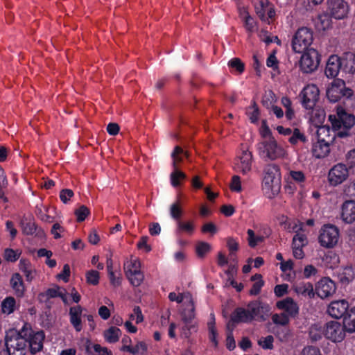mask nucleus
<instances>
[{"label": "nucleus", "instance_id": "nucleus-55", "mask_svg": "<svg viewBox=\"0 0 355 355\" xmlns=\"http://www.w3.org/2000/svg\"><path fill=\"white\" fill-rule=\"evenodd\" d=\"M61 288L58 286L56 288H48L45 293H41L39 294L40 297H46L47 299L55 298L59 297L61 291L60 290Z\"/></svg>", "mask_w": 355, "mask_h": 355}, {"label": "nucleus", "instance_id": "nucleus-54", "mask_svg": "<svg viewBox=\"0 0 355 355\" xmlns=\"http://www.w3.org/2000/svg\"><path fill=\"white\" fill-rule=\"evenodd\" d=\"M250 108H252L253 110L251 112L247 113L249 116V119L252 123H256L259 120L260 112L255 101L252 102V106L250 107Z\"/></svg>", "mask_w": 355, "mask_h": 355}, {"label": "nucleus", "instance_id": "nucleus-35", "mask_svg": "<svg viewBox=\"0 0 355 355\" xmlns=\"http://www.w3.org/2000/svg\"><path fill=\"white\" fill-rule=\"evenodd\" d=\"M343 325L346 332H355V306L344 317Z\"/></svg>", "mask_w": 355, "mask_h": 355}, {"label": "nucleus", "instance_id": "nucleus-10", "mask_svg": "<svg viewBox=\"0 0 355 355\" xmlns=\"http://www.w3.org/2000/svg\"><path fill=\"white\" fill-rule=\"evenodd\" d=\"M329 120L335 130H339L342 128H352L355 125V116L347 112L341 106H337L336 114H330Z\"/></svg>", "mask_w": 355, "mask_h": 355}, {"label": "nucleus", "instance_id": "nucleus-8", "mask_svg": "<svg viewBox=\"0 0 355 355\" xmlns=\"http://www.w3.org/2000/svg\"><path fill=\"white\" fill-rule=\"evenodd\" d=\"M182 155L186 158H188L189 155L187 151H184L181 147L176 146L171 153L174 171L170 175L171 183L174 187H179L180 180H185L187 178L186 174L178 168V164L182 162Z\"/></svg>", "mask_w": 355, "mask_h": 355}, {"label": "nucleus", "instance_id": "nucleus-19", "mask_svg": "<svg viewBox=\"0 0 355 355\" xmlns=\"http://www.w3.org/2000/svg\"><path fill=\"white\" fill-rule=\"evenodd\" d=\"M336 284L329 277L321 279L316 284L315 292L318 297L324 299L336 292Z\"/></svg>", "mask_w": 355, "mask_h": 355}, {"label": "nucleus", "instance_id": "nucleus-47", "mask_svg": "<svg viewBox=\"0 0 355 355\" xmlns=\"http://www.w3.org/2000/svg\"><path fill=\"white\" fill-rule=\"evenodd\" d=\"M228 67L234 69L239 73H242L245 70V64L239 58H234L228 62Z\"/></svg>", "mask_w": 355, "mask_h": 355}, {"label": "nucleus", "instance_id": "nucleus-25", "mask_svg": "<svg viewBox=\"0 0 355 355\" xmlns=\"http://www.w3.org/2000/svg\"><path fill=\"white\" fill-rule=\"evenodd\" d=\"M10 284L17 297L21 298L24 296L26 287L22 277L19 273L15 272L12 275Z\"/></svg>", "mask_w": 355, "mask_h": 355}, {"label": "nucleus", "instance_id": "nucleus-46", "mask_svg": "<svg viewBox=\"0 0 355 355\" xmlns=\"http://www.w3.org/2000/svg\"><path fill=\"white\" fill-rule=\"evenodd\" d=\"M354 273L352 267H346L340 275V279L343 284H349L354 279Z\"/></svg>", "mask_w": 355, "mask_h": 355}, {"label": "nucleus", "instance_id": "nucleus-6", "mask_svg": "<svg viewBox=\"0 0 355 355\" xmlns=\"http://www.w3.org/2000/svg\"><path fill=\"white\" fill-rule=\"evenodd\" d=\"M300 60V69L303 73H311L316 71L321 61V55L313 49L310 48L302 52Z\"/></svg>", "mask_w": 355, "mask_h": 355}, {"label": "nucleus", "instance_id": "nucleus-49", "mask_svg": "<svg viewBox=\"0 0 355 355\" xmlns=\"http://www.w3.org/2000/svg\"><path fill=\"white\" fill-rule=\"evenodd\" d=\"M274 338L271 335H268L266 337H261L258 340V345L261 346L263 349H272Z\"/></svg>", "mask_w": 355, "mask_h": 355}, {"label": "nucleus", "instance_id": "nucleus-64", "mask_svg": "<svg viewBox=\"0 0 355 355\" xmlns=\"http://www.w3.org/2000/svg\"><path fill=\"white\" fill-rule=\"evenodd\" d=\"M230 189L233 191L240 192L241 191V178L239 175H234L232 178Z\"/></svg>", "mask_w": 355, "mask_h": 355}, {"label": "nucleus", "instance_id": "nucleus-16", "mask_svg": "<svg viewBox=\"0 0 355 355\" xmlns=\"http://www.w3.org/2000/svg\"><path fill=\"white\" fill-rule=\"evenodd\" d=\"M22 233L26 236H35L39 239L45 237L44 230L39 227L31 217H23L20 220Z\"/></svg>", "mask_w": 355, "mask_h": 355}, {"label": "nucleus", "instance_id": "nucleus-53", "mask_svg": "<svg viewBox=\"0 0 355 355\" xmlns=\"http://www.w3.org/2000/svg\"><path fill=\"white\" fill-rule=\"evenodd\" d=\"M247 234L248 236V244L251 248H255L259 243L263 241V237L255 236L254 231L251 229L248 230Z\"/></svg>", "mask_w": 355, "mask_h": 355}, {"label": "nucleus", "instance_id": "nucleus-15", "mask_svg": "<svg viewBox=\"0 0 355 355\" xmlns=\"http://www.w3.org/2000/svg\"><path fill=\"white\" fill-rule=\"evenodd\" d=\"M349 170L343 163L334 165L329 171L328 181L331 186L336 187L345 182L349 176Z\"/></svg>", "mask_w": 355, "mask_h": 355}, {"label": "nucleus", "instance_id": "nucleus-38", "mask_svg": "<svg viewBox=\"0 0 355 355\" xmlns=\"http://www.w3.org/2000/svg\"><path fill=\"white\" fill-rule=\"evenodd\" d=\"M121 350L134 355L139 353L143 354L147 351V345L144 341H139L135 346L123 345Z\"/></svg>", "mask_w": 355, "mask_h": 355}, {"label": "nucleus", "instance_id": "nucleus-43", "mask_svg": "<svg viewBox=\"0 0 355 355\" xmlns=\"http://www.w3.org/2000/svg\"><path fill=\"white\" fill-rule=\"evenodd\" d=\"M211 249L209 243L205 241H200L196 247V252L198 257L203 258Z\"/></svg>", "mask_w": 355, "mask_h": 355}, {"label": "nucleus", "instance_id": "nucleus-26", "mask_svg": "<svg viewBox=\"0 0 355 355\" xmlns=\"http://www.w3.org/2000/svg\"><path fill=\"white\" fill-rule=\"evenodd\" d=\"M340 58L342 63V71L345 73L354 74L355 73V53L346 52Z\"/></svg>", "mask_w": 355, "mask_h": 355}, {"label": "nucleus", "instance_id": "nucleus-1", "mask_svg": "<svg viewBox=\"0 0 355 355\" xmlns=\"http://www.w3.org/2000/svg\"><path fill=\"white\" fill-rule=\"evenodd\" d=\"M271 307L260 300H253L247 305V309L237 307L231 315V320L236 323H249L253 320L265 321L270 314Z\"/></svg>", "mask_w": 355, "mask_h": 355}, {"label": "nucleus", "instance_id": "nucleus-22", "mask_svg": "<svg viewBox=\"0 0 355 355\" xmlns=\"http://www.w3.org/2000/svg\"><path fill=\"white\" fill-rule=\"evenodd\" d=\"M340 218L345 224L355 222V200H347L342 204Z\"/></svg>", "mask_w": 355, "mask_h": 355}, {"label": "nucleus", "instance_id": "nucleus-11", "mask_svg": "<svg viewBox=\"0 0 355 355\" xmlns=\"http://www.w3.org/2000/svg\"><path fill=\"white\" fill-rule=\"evenodd\" d=\"M339 230L336 226L331 224L324 225L320 230L318 241L321 246L331 248L338 241Z\"/></svg>", "mask_w": 355, "mask_h": 355}, {"label": "nucleus", "instance_id": "nucleus-48", "mask_svg": "<svg viewBox=\"0 0 355 355\" xmlns=\"http://www.w3.org/2000/svg\"><path fill=\"white\" fill-rule=\"evenodd\" d=\"M87 283L96 286L99 283V272L95 270H90L86 272Z\"/></svg>", "mask_w": 355, "mask_h": 355}, {"label": "nucleus", "instance_id": "nucleus-61", "mask_svg": "<svg viewBox=\"0 0 355 355\" xmlns=\"http://www.w3.org/2000/svg\"><path fill=\"white\" fill-rule=\"evenodd\" d=\"M233 330L234 327L229 332L227 333L226 338V347L230 351L234 350L236 347V342L233 336Z\"/></svg>", "mask_w": 355, "mask_h": 355}, {"label": "nucleus", "instance_id": "nucleus-57", "mask_svg": "<svg viewBox=\"0 0 355 355\" xmlns=\"http://www.w3.org/2000/svg\"><path fill=\"white\" fill-rule=\"evenodd\" d=\"M300 355H322V353L318 347L308 345L302 349Z\"/></svg>", "mask_w": 355, "mask_h": 355}, {"label": "nucleus", "instance_id": "nucleus-52", "mask_svg": "<svg viewBox=\"0 0 355 355\" xmlns=\"http://www.w3.org/2000/svg\"><path fill=\"white\" fill-rule=\"evenodd\" d=\"M346 162L349 171L355 173V148L350 150L346 155Z\"/></svg>", "mask_w": 355, "mask_h": 355}, {"label": "nucleus", "instance_id": "nucleus-56", "mask_svg": "<svg viewBox=\"0 0 355 355\" xmlns=\"http://www.w3.org/2000/svg\"><path fill=\"white\" fill-rule=\"evenodd\" d=\"M289 175L297 183H303L306 180L305 175L302 171L291 170L289 171Z\"/></svg>", "mask_w": 355, "mask_h": 355}, {"label": "nucleus", "instance_id": "nucleus-51", "mask_svg": "<svg viewBox=\"0 0 355 355\" xmlns=\"http://www.w3.org/2000/svg\"><path fill=\"white\" fill-rule=\"evenodd\" d=\"M78 223L83 222L89 215V209L85 205L80 206L74 212Z\"/></svg>", "mask_w": 355, "mask_h": 355}, {"label": "nucleus", "instance_id": "nucleus-12", "mask_svg": "<svg viewBox=\"0 0 355 355\" xmlns=\"http://www.w3.org/2000/svg\"><path fill=\"white\" fill-rule=\"evenodd\" d=\"M320 91L314 84L305 86L300 94L302 107L306 110H313L319 99Z\"/></svg>", "mask_w": 355, "mask_h": 355}, {"label": "nucleus", "instance_id": "nucleus-17", "mask_svg": "<svg viewBox=\"0 0 355 355\" xmlns=\"http://www.w3.org/2000/svg\"><path fill=\"white\" fill-rule=\"evenodd\" d=\"M327 6L330 15L336 19H344L348 14L349 6L344 0H328Z\"/></svg>", "mask_w": 355, "mask_h": 355}, {"label": "nucleus", "instance_id": "nucleus-62", "mask_svg": "<svg viewBox=\"0 0 355 355\" xmlns=\"http://www.w3.org/2000/svg\"><path fill=\"white\" fill-rule=\"evenodd\" d=\"M244 26L247 31L250 33L255 31L256 23L250 15L245 17Z\"/></svg>", "mask_w": 355, "mask_h": 355}, {"label": "nucleus", "instance_id": "nucleus-44", "mask_svg": "<svg viewBox=\"0 0 355 355\" xmlns=\"http://www.w3.org/2000/svg\"><path fill=\"white\" fill-rule=\"evenodd\" d=\"M288 141L291 144L295 145L299 141L305 143L306 141V137L298 128H295L293 129L292 135L289 138Z\"/></svg>", "mask_w": 355, "mask_h": 355}, {"label": "nucleus", "instance_id": "nucleus-37", "mask_svg": "<svg viewBox=\"0 0 355 355\" xmlns=\"http://www.w3.org/2000/svg\"><path fill=\"white\" fill-rule=\"evenodd\" d=\"M126 276L133 286H140L144 279V275L140 270L131 271L130 268H128Z\"/></svg>", "mask_w": 355, "mask_h": 355}, {"label": "nucleus", "instance_id": "nucleus-20", "mask_svg": "<svg viewBox=\"0 0 355 355\" xmlns=\"http://www.w3.org/2000/svg\"><path fill=\"white\" fill-rule=\"evenodd\" d=\"M252 153L248 150H243L241 155L238 156L235 162V170L237 172L247 174L251 171Z\"/></svg>", "mask_w": 355, "mask_h": 355}, {"label": "nucleus", "instance_id": "nucleus-40", "mask_svg": "<svg viewBox=\"0 0 355 355\" xmlns=\"http://www.w3.org/2000/svg\"><path fill=\"white\" fill-rule=\"evenodd\" d=\"M169 211L171 217L173 220H176L177 223L181 220L180 218L183 214V209L179 200L171 205Z\"/></svg>", "mask_w": 355, "mask_h": 355}, {"label": "nucleus", "instance_id": "nucleus-21", "mask_svg": "<svg viewBox=\"0 0 355 355\" xmlns=\"http://www.w3.org/2000/svg\"><path fill=\"white\" fill-rule=\"evenodd\" d=\"M276 306L278 309L284 311V313L291 318H295L299 313V306L291 297L277 301Z\"/></svg>", "mask_w": 355, "mask_h": 355}, {"label": "nucleus", "instance_id": "nucleus-42", "mask_svg": "<svg viewBox=\"0 0 355 355\" xmlns=\"http://www.w3.org/2000/svg\"><path fill=\"white\" fill-rule=\"evenodd\" d=\"M177 230L178 232H186L191 235L195 230V225L193 221L189 220L187 222L178 221L177 223Z\"/></svg>", "mask_w": 355, "mask_h": 355}, {"label": "nucleus", "instance_id": "nucleus-3", "mask_svg": "<svg viewBox=\"0 0 355 355\" xmlns=\"http://www.w3.org/2000/svg\"><path fill=\"white\" fill-rule=\"evenodd\" d=\"M20 332L22 338L26 340V346L29 347L32 354L42 351L45 338V334L42 330L35 331L31 327H28L27 324H25Z\"/></svg>", "mask_w": 355, "mask_h": 355}, {"label": "nucleus", "instance_id": "nucleus-32", "mask_svg": "<svg viewBox=\"0 0 355 355\" xmlns=\"http://www.w3.org/2000/svg\"><path fill=\"white\" fill-rule=\"evenodd\" d=\"M331 15L327 13L318 15L315 19V26L319 31H324L328 29L331 24Z\"/></svg>", "mask_w": 355, "mask_h": 355}, {"label": "nucleus", "instance_id": "nucleus-9", "mask_svg": "<svg viewBox=\"0 0 355 355\" xmlns=\"http://www.w3.org/2000/svg\"><path fill=\"white\" fill-rule=\"evenodd\" d=\"M352 94V89L347 87L345 81L340 78L335 79L326 92L328 100L331 103H336L343 97L348 98Z\"/></svg>", "mask_w": 355, "mask_h": 355}, {"label": "nucleus", "instance_id": "nucleus-24", "mask_svg": "<svg viewBox=\"0 0 355 355\" xmlns=\"http://www.w3.org/2000/svg\"><path fill=\"white\" fill-rule=\"evenodd\" d=\"M82 313L83 307L80 305L70 307L69 311L70 323L78 332L83 329Z\"/></svg>", "mask_w": 355, "mask_h": 355}, {"label": "nucleus", "instance_id": "nucleus-29", "mask_svg": "<svg viewBox=\"0 0 355 355\" xmlns=\"http://www.w3.org/2000/svg\"><path fill=\"white\" fill-rule=\"evenodd\" d=\"M85 352L88 355H112L111 350L99 344H93L88 340L85 345Z\"/></svg>", "mask_w": 355, "mask_h": 355}, {"label": "nucleus", "instance_id": "nucleus-60", "mask_svg": "<svg viewBox=\"0 0 355 355\" xmlns=\"http://www.w3.org/2000/svg\"><path fill=\"white\" fill-rule=\"evenodd\" d=\"M208 330L209 340L214 344V347H216L218 345V341L217 340L218 332L216 327L213 326V324L211 323L209 327H208Z\"/></svg>", "mask_w": 355, "mask_h": 355}, {"label": "nucleus", "instance_id": "nucleus-33", "mask_svg": "<svg viewBox=\"0 0 355 355\" xmlns=\"http://www.w3.org/2000/svg\"><path fill=\"white\" fill-rule=\"evenodd\" d=\"M19 270L24 274L27 282H31L34 278L35 270L29 260L21 259L19 263Z\"/></svg>", "mask_w": 355, "mask_h": 355}, {"label": "nucleus", "instance_id": "nucleus-36", "mask_svg": "<svg viewBox=\"0 0 355 355\" xmlns=\"http://www.w3.org/2000/svg\"><path fill=\"white\" fill-rule=\"evenodd\" d=\"M121 335V331L116 327H110L103 333L105 340L109 343H116Z\"/></svg>", "mask_w": 355, "mask_h": 355}, {"label": "nucleus", "instance_id": "nucleus-30", "mask_svg": "<svg viewBox=\"0 0 355 355\" xmlns=\"http://www.w3.org/2000/svg\"><path fill=\"white\" fill-rule=\"evenodd\" d=\"M294 291L298 295L304 297H308L310 299L314 298L315 291L313 284L310 282H301L294 286Z\"/></svg>", "mask_w": 355, "mask_h": 355}, {"label": "nucleus", "instance_id": "nucleus-4", "mask_svg": "<svg viewBox=\"0 0 355 355\" xmlns=\"http://www.w3.org/2000/svg\"><path fill=\"white\" fill-rule=\"evenodd\" d=\"M5 346L8 355H26V340L22 338L21 332L8 331L5 337Z\"/></svg>", "mask_w": 355, "mask_h": 355}, {"label": "nucleus", "instance_id": "nucleus-13", "mask_svg": "<svg viewBox=\"0 0 355 355\" xmlns=\"http://www.w3.org/2000/svg\"><path fill=\"white\" fill-rule=\"evenodd\" d=\"M324 336L334 343L341 342L345 337L343 325L338 321L331 320L323 326Z\"/></svg>", "mask_w": 355, "mask_h": 355}, {"label": "nucleus", "instance_id": "nucleus-58", "mask_svg": "<svg viewBox=\"0 0 355 355\" xmlns=\"http://www.w3.org/2000/svg\"><path fill=\"white\" fill-rule=\"evenodd\" d=\"M73 196L74 193L71 189H64L60 191L59 196L64 204H67Z\"/></svg>", "mask_w": 355, "mask_h": 355}, {"label": "nucleus", "instance_id": "nucleus-14", "mask_svg": "<svg viewBox=\"0 0 355 355\" xmlns=\"http://www.w3.org/2000/svg\"><path fill=\"white\" fill-rule=\"evenodd\" d=\"M254 10L263 22L270 24V19L272 20L275 17V9L274 5L269 0H260L254 6Z\"/></svg>", "mask_w": 355, "mask_h": 355}, {"label": "nucleus", "instance_id": "nucleus-45", "mask_svg": "<svg viewBox=\"0 0 355 355\" xmlns=\"http://www.w3.org/2000/svg\"><path fill=\"white\" fill-rule=\"evenodd\" d=\"M226 245L230 252L229 256L232 257L239 250V244L237 239L234 237H227L226 239Z\"/></svg>", "mask_w": 355, "mask_h": 355}, {"label": "nucleus", "instance_id": "nucleus-2", "mask_svg": "<svg viewBox=\"0 0 355 355\" xmlns=\"http://www.w3.org/2000/svg\"><path fill=\"white\" fill-rule=\"evenodd\" d=\"M263 174L262 187L265 196L269 199L274 198L281 189L280 168L276 164H268L264 167Z\"/></svg>", "mask_w": 355, "mask_h": 355}, {"label": "nucleus", "instance_id": "nucleus-50", "mask_svg": "<svg viewBox=\"0 0 355 355\" xmlns=\"http://www.w3.org/2000/svg\"><path fill=\"white\" fill-rule=\"evenodd\" d=\"M289 317L286 313H275L272 316L273 323L285 326L289 323Z\"/></svg>", "mask_w": 355, "mask_h": 355}, {"label": "nucleus", "instance_id": "nucleus-39", "mask_svg": "<svg viewBox=\"0 0 355 355\" xmlns=\"http://www.w3.org/2000/svg\"><path fill=\"white\" fill-rule=\"evenodd\" d=\"M302 227L300 228L297 227V225H295L293 227V231L295 232L296 234L293 238L292 245H298L304 247L307 244V237L304 234L298 232V230H301Z\"/></svg>", "mask_w": 355, "mask_h": 355}, {"label": "nucleus", "instance_id": "nucleus-5", "mask_svg": "<svg viewBox=\"0 0 355 355\" xmlns=\"http://www.w3.org/2000/svg\"><path fill=\"white\" fill-rule=\"evenodd\" d=\"M313 40V31L307 27H302L297 29L294 34L291 46L294 52L302 53L309 49V46Z\"/></svg>", "mask_w": 355, "mask_h": 355}, {"label": "nucleus", "instance_id": "nucleus-7", "mask_svg": "<svg viewBox=\"0 0 355 355\" xmlns=\"http://www.w3.org/2000/svg\"><path fill=\"white\" fill-rule=\"evenodd\" d=\"M257 146L259 155L262 158L275 160L284 155L283 148L277 144L274 137L259 142Z\"/></svg>", "mask_w": 355, "mask_h": 355}, {"label": "nucleus", "instance_id": "nucleus-31", "mask_svg": "<svg viewBox=\"0 0 355 355\" xmlns=\"http://www.w3.org/2000/svg\"><path fill=\"white\" fill-rule=\"evenodd\" d=\"M195 318L194 307H192L188 311L187 313H184L182 316V320L185 323V326L183 327L186 337H189L191 334V331H196L197 328L195 325L191 324L193 319Z\"/></svg>", "mask_w": 355, "mask_h": 355}, {"label": "nucleus", "instance_id": "nucleus-34", "mask_svg": "<svg viewBox=\"0 0 355 355\" xmlns=\"http://www.w3.org/2000/svg\"><path fill=\"white\" fill-rule=\"evenodd\" d=\"M17 309L16 300L12 296H8L1 303V312L6 315H10Z\"/></svg>", "mask_w": 355, "mask_h": 355}, {"label": "nucleus", "instance_id": "nucleus-41", "mask_svg": "<svg viewBox=\"0 0 355 355\" xmlns=\"http://www.w3.org/2000/svg\"><path fill=\"white\" fill-rule=\"evenodd\" d=\"M324 336L323 327L313 325L309 330V337L313 342H317Z\"/></svg>", "mask_w": 355, "mask_h": 355}, {"label": "nucleus", "instance_id": "nucleus-28", "mask_svg": "<svg viewBox=\"0 0 355 355\" xmlns=\"http://www.w3.org/2000/svg\"><path fill=\"white\" fill-rule=\"evenodd\" d=\"M316 136L317 139L321 141L331 140V142H334L336 138L334 129L333 128L331 129L327 125H321L318 127Z\"/></svg>", "mask_w": 355, "mask_h": 355}, {"label": "nucleus", "instance_id": "nucleus-27", "mask_svg": "<svg viewBox=\"0 0 355 355\" xmlns=\"http://www.w3.org/2000/svg\"><path fill=\"white\" fill-rule=\"evenodd\" d=\"M332 143L331 140H327V141L318 140L312 148L313 155L318 159L326 157L330 153V145Z\"/></svg>", "mask_w": 355, "mask_h": 355}, {"label": "nucleus", "instance_id": "nucleus-18", "mask_svg": "<svg viewBox=\"0 0 355 355\" xmlns=\"http://www.w3.org/2000/svg\"><path fill=\"white\" fill-rule=\"evenodd\" d=\"M349 311V303L345 300L332 301L327 308L328 314L336 319L344 318Z\"/></svg>", "mask_w": 355, "mask_h": 355}, {"label": "nucleus", "instance_id": "nucleus-23", "mask_svg": "<svg viewBox=\"0 0 355 355\" xmlns=\"http://www.w3.org/2000/svg\"><path fill=\"white\" fill-rule=\"evenodd\" d=\"M340 70L342 71V63L340 57L337 55L329 56L324 70L327 77L329 78H336Z\"/></svg>", "mask_w": 355, "mask_h": 355}, {"label": "nucleus", "instance_id": "nucleus-63", "mask_svg": "<svg viewBox=\"0 0 355 355\" xmlns=\"http://www.w3.org/2000/svg\"><path fill=\"white\" fill-rule=\"evenodd\" d=\"M201 231L202 233H210L211 234L214 235L217 232L218 229L214 223L209 222L204 224L202 226Z\"/></svg>", "mask_w": 355, "mask_h": 355}, {"label": "nucleus", "instance_id": "nucleus-59", "mask_svg": "<svg viewBox=\"0 0 355 355\" xmlns=\"http://www.w3.org/2000/svg\"><path fill=\"white\" fill-rule=\"evenodd\" d=\"M19 257V254L15 250L11 248H6L4 251V259L7 261L15 262Z\"/></svg>", "mask_w": 355, "mask_h": 355}]
</instances>
